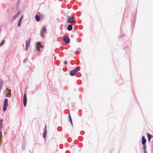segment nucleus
<instances>
[{
  "instance_id": "nucleus-9",
  "label": "nucleus",
  "mask_w": 153,
  "mask_h": 153,
  "mask_svg": "<svg viewBox=\"0 0 153 153\" xmlns=\"http://www.w3.org/2000/svg\"><path fill=\"white\" fill-rule=\"evenodd\" d=\"M46 30V29L44 27H43L42 28L40 34L42 36H43V34Z\"/></svg>"
},
{
  "instance_id": "nucleus-13",
  "label": "nucleus",
  "mask_w": 153,
  "mask_h": 153,
  "mask_svg": "<svg viewBox=\"0 0 153 153\" xmlns=\"http://www.w3.org/2000/svg\"><path fill=\"white\" fill-rule=\"evenodd\" d=\"M146 140L145 138V137L144 136H143L142 137V144L143 145L144 144H145L146 143Z\"/></svg>"
},
{
  "instance_id": "nucleus-15",
  "label": "nucleus",
  "mask_w": 153,
  "mask_h": 153,
  "mask_svg": "<svg viewBox=\"0 0 153 153\" xmlns=\"http://www.w3.org/2000/svg\"><path fill=\"white\" fill-rule=\"evenodd\" d=\"M7 90H8V91L9 92H7V94L8 95H7V96L8 97H8H9L10 96V95H11V92H10L11 90L10 89H8V88H7Z\"/></svg>"
},
{
  "instance_id": "nucleus-8",
  "label": "nucleus",
  "mask_w": 153,
  "mask_h": 153,
  "mask_svg": "<svg viewBox=\"0 0 153 153\" xmlns=\"http://www.w3.org/2000/svg\"><path fill=\"white\" fill-rule=\"evenodd\" d=\"M47 132V126L45 125V128L44 131V132L43 134V137L44 138H45L46 137V134Z\"/></svg>"
},
{
  "instance_id": "nucleus-18",
  "label": "nucleus",
  "mask_w": 153,
  "mask_h": 153,
  "mask_svg": "<svg viewBox=\"0 0 153 153\" xmlns=\"http://www.w3.org/2000/svg\"><path fill=\"white\" fill-rule=\"evenodd\" d=\"M23 16H22L21 17V18H20L19 20V22H22V19L23 18Z\"/></svg>"
},
{
  "instance_id": "nucleus-4",
  "label": "nucleus",
  "mask_w": 153,
  "mask_h": 153,
  "mask_svg": "<svg viewBox=\"0 0 153 153\" xmlns=\"http://www.w3.org/2000/svg\"><path fill=\"white\" fill-rule=\"evenodd\" d=\"M23 103L24 106L26 107L27 103V99L26 95L25 94L24 95Z\"/></svg>"
},
{
  "instance_id": "nucleus-21",
  "label": "nucleus",
  "mask_w": 153,
  "mask_h": 153,
  "mask_svg": "<svg viewBox=\"0 0 153 153\" xmlns=\"http://www.w3.org/2000/svg\"><path fill=\"white\" fill-rule=\"evenodd\" d=\"M21 22H19V23L18 24V27H20L21 25Z\"/></svg>"
},
{
  "instance_id": "nucleus-19",
  "label": "nucleus",
  "mask_w": 153,
  "mask_h": 153,
  "mask_svg": "<svg viewBox=\"0 0 153 153\" xmlns=\"http://www.w3.org/2000/svg\"><path fill=\"white\" fill-rule=\"evenodd\" d=\"M146 146L145 144L143 145V148L144 150H146Z\"/></svg>"
},
{
  "instance_id": "nucleus-2",
  "label": "nucleus",
  "mask_w": 153,
  "mask_h": 153,
  "mask_svg": "<svg viewBox=\"0 0 153 153\" xmlns=\"http://www.w3.org/2000/svg\"><path fill=\"white\" fill-rule=\"evenodd\" d=\"M79 68V67H77L76 68L73 70L70 73V74L71 76H74L77 73V71Z\"/></svg>"
},
{
  "instance_id": "nucleus-14",
  "label": "nucleus",
  "mask_w": 153,
  "mask_h": 153,
  "mask_svg": "<svg viewBox=\"0 0 153 153\" xmlns=\"http://www.w3.org/2000/svg\"><path fill=\"white\" fill-rule=\"evenodd\" d=\"M147 135L148 137V141L149 142L152 137V135L148 133H147Z\"/></svg>"
},
{
  "instance_id": "nucleus-10",
  "label": "nucleus",
  "mask_w": 153,
  "mask_h": 153,
  "mask_svg": "<svg viewBox=\"0 0 153 153\" xmlns=\"http://www.w3.org/2000/svg\"><path fill=\"white\" fill-rule=\"evenodd\" d=\"M21 11L19 10L18 11L17 13L13 17V19H14L17 17L20 14Z\"/></svg>"
},
{
  "instance_id": "nucleus-22",
  "label": "nucleus",
  "mask_w": 153,
  "mask_h": 153,
  "mask_svg": "<svg viewBox=\"0 0 153 153\" xmlns=\"http://www.w3.org/2000/svg\"><path fill=\"white\" fill-rule=\"evenodd\" d=\"M64 64L66 65L67 64V62L66 61H65L64 62Z\"/></svg>"
},
{
  "instance_id": "nucleus-3",
  "label": "nucleus",
  "mask_w": 153,
  "mask_h": 153,
  "mask_svg": "<svg viewBox=\"0 0 153 153\" xmlns=\"http://www.w3.org/2000/svg\"><path fill=\"white\" fill-rule=\"evenodd\" d=\"M62 40L64 41L66 44H68L70 42V39L68 36H63L62 38Z\"/></svg>"
},
{
  "instance_id": "nucleus-1",
  "label": "nucleus",
  "mask_w": 153,
  "mask_h": 153,
  "mask_svg": "<svg viewBox=\"0 0 153 153\" xmlns=\"http://www.w3.org/2000/svg\"><path fill=\"white\" fill-rule=\"evenodd\" d=\"M8 106V100L7 99H5L4 101V103L3 105V111H5L7 108Z\"/></svg>"
},
{
  "instance_id": "nucleus-16",
  "label": "nucleus",
  "mask_w": 153,
  "mask_h": 153,
  "mask_svg": "<svg viewBox=\"0 0 153 153\" xmlns=\"http://www.w3.org/2000/svg\"><path fill=\"white\" fill-rule=\"evenodd\" d=\"M2 120H3L2 119H1V120L0 119V129H1L2 128Z\"/></svg>"
},
{
  "instance_id": "nucleus-7",
  "label": "nucleus",
  "mask_w": 153,
  "mask_h": 153,
  "mask_svg": "<svg viewBox=\"0 0 153 153\" xmlns=\"http://www.w3.org/2000/svg\"><path fill=\"white\" fill-rule=\"evenodd\" d=\"M40 42H38L36 44V49L37 50H38V51H40V46L42 48V47L41 45H40Z\"/></svg>"
},
{
  "instance_id": "nucleus-11",
  "label": "nucleus",
  "mask_w": 153,
  "mask_h": 153,
  "mask_svg": "<svg viewBox=\"0 0 153 153\" xmlns=\"http://www.w3.org/2000/svg\"><path fill=\"white\" fill-rule=\"evenodd\" d=\"M35 18L37 22H39L40 20V18L39 16L36 15L35 16Z\"/></svg>"
},
{
  "instance_id": "nucleus-23",
  "label": "nucleus",
  "mask_w": 153,
  "mask_h": 153,
  "mask_svg": "<svg viewBox=\"0 0 153 153\" xmlns=\"http://www.w3.org/2000/svg\"><path fill=\"white\" fill-rule=\"evenodd\" d=\"M69 119L70 118H71V115H70V114H69Z\"/></svg>"
},
{
  "instance_id": "nucleus-6",
  "label": "nucleus",
  "mask_w": 153,
  "mask_h": 153,
  "mask_svg": "<svg viewBox=\"0 0 153 153\" xmlns=\"http://www.w3.org/2000/svg\"><path fill=\"white\" fill-rule=\"evenodd\" d=\"M75 22L74 18L73 17H70L68 20V22L69 23H72Z\"/></svg>"
},
{
  "instance_id": "nucleus-5",
  "label": "nucleus",
  "mask_w": 153,
  "mask_h": 153,
  "mask_svg": "<svg viewBox=\"0 0 153 153\" xmlns=\"http://www.w3.org/2000/svg\"><path fill=\"white\" fill-rule=\"evenodd\" d=\"M30 41L31 39H28L26 41L25 50L26 51H27L28 50V48L29 46Z\"/></svg>"
},
{
  "instance_id": "nucleus-12",
  "label": "nucleus",
  "mask_w": 153,
  "mask_h": 153,
  "mask_svg": "<svg viewBox=\"0 0 153 153\" xmlns=\"http://www.w3.org/2000/svg\"><path fill=\"white\" fill-rule=\"evenodd\" d=\"M72 25L71 24L69 25L68 27V29L69 31H71L72 30Z\"/></svg>"
},
{
  "instance_id": "nucleus-17",
  "label": "nucleus",
  "mask_w": 153,
  "mask_h": 153,
  "mask_svg": "<svg viewBox=\"0 0 153 153\" xmlns=\"http://www.w3.org/2000/svg\"><path fill=\"white\" fill-rule=\"evenodd\" d=\"M5 40H2L1 42V43L0 44V46H2L4 44V43H5Z\"/></svg>"
},
{
  "instance_id": "nucleus-24",
  "label": "nucleus",
  "mask_w": 153,
  "mask_h": 153,
  "mask_svg": "<svg viewBox=\"0 0 153 153\" xmlns=\"http://www.w3.org/2000/svg\"><path fill=\"white\" fill-rule=\"evenodd\" d=\"M1 132H0V134H1Z\"/></svg>"
},
{
  "instance_id": "nucleus-20",
  "label": "nucleus",
  "mask_w": 153,
  "mask_h": 153,
  "mask_svg": "<svg viewBox=\"0 0 153 153\" xmlns=\"http://www.w3.org/2000/svg\"><path fill=\"white\" fill-rule=\"evenodd\" d=\"M69 121L71 122V124H72V125H73V124H72V119H71V118H70L69 119Z\"/></svg>"
}]
</instances>
